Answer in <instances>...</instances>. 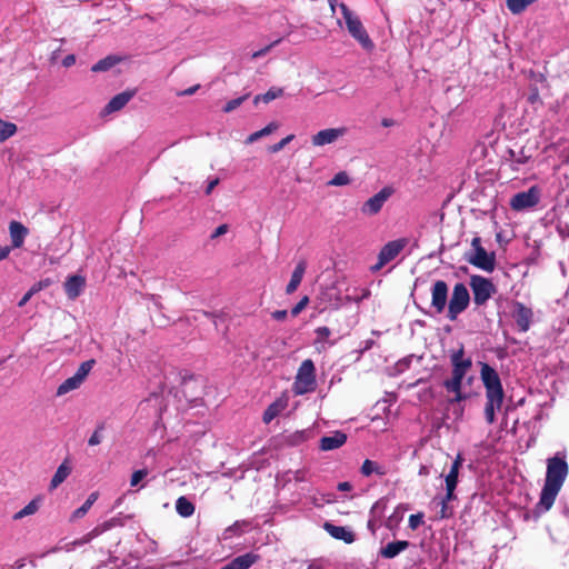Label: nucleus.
Wrapping results in <instances>:
<instances>
[{"instance_id": "19", "label": "nucleus", "mask_w": 569, "mask_h": 569, "mask_svg": "<svg viewBox=\"0 0 569 569\" xmlns=\"http://www.w3.org/2000/svg\"><path fill=\"white\" fill-rule=\"evenodd\" d=\"M133 94L134 92L132 91L116 94L104 107L103 114H110L121 110L132 99Z\"/></svg>"}, {"instance_id": "18", "label": "nucleus", "mask_w": 569, "mask_h": 569, "mask_svg": "<svg viewBox=\"0 0 569 569\" xmlns=\"http://www.w3.org/2000/svg\"><path fill=\"white\" fill-rule=\"evenodd\" d=\"M347 441V435L342 431H335L330 436H325L320 439V449L330 451L340 448Z\"/></svg>"}, {"instance_id": "30", "label": "nucleus", "mask_w": 569, "mask_h": 569, "mask_svg": "<svg viewBox=\"0 0 569 569\" xmlns=\"http://www.w3.org/2000/svg\"><path fill=\"white\" fill-rule=\"evenodd\" d=\"M458 475L459 470L451 469L446 476V491H447V499H453L455 498V489L458 483Z\"/></svg>"}, {"instance_id": "43", "label": "nucleus", "mask_w": 569, "mask_h": 569, "mask_svg": "<svg viewBox=\"0 0 569 569\" xmlns=\"http://www.w3.org/2000/svg\"><path fill=\"white\" fill-rule=\"evenodd\" d=\"M423 523V513H415L409 517V528L412 530L418 529Z\"/></svg>"}, {"instance_id": "40", "label": "nucleus", "mask_w": 569, "mask_h": 569, "mask_svg": "<svg viewBox=\"0 0 569 569\" xmlns=\"http://www.w3.org/2000/svg\"><path fill=\"white\" fill-rule=\"evenodd\" d=\"M378 506H379L378 502H376L372 506V508L370 510V518H369L368 525H367L368 529L371 531L372 535L376 533L377 529L380 526L379 521L376 519V516H375L376 515V510L378 509Z\"/></svg>"}, {"instance_id": "58", "label": "nucleus", "mask_w": 569, "mask_h": 569, "mask_svg": "<svg viewBox=\"0 0 569 569\" xmlns=\"http://www.w3.org/2000/svg\"><path fill=\"white\" fill-rule=\"evenodd\" d=\"M10 251H11L10 247H8V246L1 247L0 248V261L4 260L9 256Z\"/></svg>"}, {"instance_id": "57", "label": "nucleus", "mask_w": 569, "mask_h": 569, "mask_svg": "<svg viewBox=\"0 0 569 569\" xmlns=\"http://www.w3.org/2000/svg\"><path fill=\"white\" fill-rule=\"evenodd\" d=\"M218 183H219V179L218 178L209 181V183L207 186V189H206V193L210 194Z\"/></svg>"}, {"instance_id": "9", "label": "nucleus", "mask_w": 569, "mask_h": 569, "mask_svg": "<svg viewBox=\"0 0 569 569\" xmlns=\"http://www.w3.org/2000/svg\"><path fill=\"white\" fill-rule=\"evenodd\" d=\"M94 363H96L94 359H90V360L82 362L79 366V368L77 369L76 373L72 377L66 379L58 387L57 396H59V397L64 396V395L69 393L70 391L78 389L83 383V381L86 380V378L88 377L90 371L92 370Z\"/></svg>"}, {"instance_id": "53", "label": "nucleus", "mask_w": 569, "mask_h": 569, "mask_svg": "<svg viewBox=\"0 0 569 569\" xmlns=\"http://www.w3.org/2000/svg\"><path fill=\"white\" fill-rule=\"evenodd\" d=\"M228 231V226L227 224H220L216 230L214 232L211 234V238H218L224 233H227Z\"/></svg>"}, {"instance_id": "62", "label": "nucleus", "mask_w": 569, "mask_h": 569, "mask_svg": "<svg viewBox=\"0 0 569 569\" xmlns=\"http://www.w3.org/2000/svg\"><path fill=\"white\" fill-rule=\"evenodd\" d=\"M41 289L40 284H34L31 289L28 290V292H32V296L37 293Z\"/></svg>"}, {"instance_id": "21", "label": "nucleus", "mask_w": 569, "mask_h": 569, "mask_svg": "<svg viewBox=\"0 0 569 569\" xmlns=\"http://www.w3.org/2000/svg\"><path fill=\"white\" fill-rule=\"evenodd\" d=\"M409 541L406 540L388 542L385 547L380 549L379 555L385 559H393L399 553L405 551L409 547Z\"/></svg>"}, {"instance_id": "28", "label": "nucleus", "mask_w": 569, "mask_h": 569, "mask_svg": "<svg viewBox=\"0 0 569 569\" xmlns=\"http://www.w3.org/2000/svg\"><path fill=\"white\" fill-rule=\"evenodd\" d=\"M99 493L97 491L91 492L87 500L84 501V503L72 512L71 520H77L84 517L92 507V505L97 501Z\"/></svg>"}, {"instance_id": "51", "label": "nucleus", "mask_w": 569, "mask_h": 569, "mask_svg": "<svg viewBox=\"0 0 569 569\" xmlns=\"http://www.w3.org/2000/svg\"><path fill=\"white\" fill-rule=\"evenodd\" d=\"M401 519V515L396 510L387 520L386 526L391 528L393 523H397Z\"/></svg>"}, {"instance_id": "48", "label": "nucleus", "mask_w": 569, "mask_h": 569, "mask_svg": "<svg viewBox=\"0 0 569 569\" xmlns=\"http://www.w3.org/2000/svg\"><path fill=\"white\" fill-rule=\"evenodd\" d=\"M309 302V298L306 296L303 297L292 309H291V315L293 317H297L305 308L306 306L308 305Z\"/></svg>"}, {"instance_id": "10", "label": "nucleus", "mask_w": 569, "mask_h": 569, "mask_svg": "<svg viewBox=\"0 0 569 569\" xmlns=\"http://www.w3.org/2000/svg\"><path fill=\"white\" fill-rule=\"evenodd\" d=\"M540 189L532 186L527 191L518 192L510 199V207L516 211L529 210L540 201Z\"/></svg>"}, {"instance_id": "25", "label": "nucleus", "mask_w": 569, "mask_h": 569, "mask_svg": "<svg viewBox=\"0 0 569 569\" xmlns=\"http://www.w3.org/2000/svg\"><path fill=\"white\" fill-rule=\"evenodd\" d=\"M506 159L511 162V168L513 170H519V166L526 164L529 161L530 156L526 154L523 149H521L520 151L508 149L506 153Z\"/></svg>"}, {"instance_id": "8", "label": "nucleus", "mask_w": 569, "mask_h": 569, "mask_svg": "<svg viewBox=\"0 0 569 569\" xmlns=\"http://www.w3.org/2000/svg\"><path fill=\"white\" fill-rule=\"evenodd\" d=\"M469 302L470 295L467 287L461 282L456 283L451 299L448 302V319L451 321L456 320L458 316L467 309Z\"/></svg>"}, {"instance_id": "31", "label": "nucleus", "mask_w": 569, "mask_h": 569, "mask_svg": "<svg viewBox=\"0 0 569 569\" xmlns=\"http://www.w3.org/2000/svg\"><path fill=\"white\" fill-rule=\"evenodd\" d=\"M283 481H291L295 480L297 482H305L309 481L310 473L307 469H299V470H288L282 475Z\"/></svg>"}, {"instance_id": "6", "label": "nucleus", "mask_w": 569, "mask_h": 569, "mask_svg": "<svg viewBox=\"0 0 569 569\" xmlns=\"http://www.w3.org/2000/svg\"><path fill=\"white\" fill-rule=\"evenodd\" d=\"M472 252L468 257V262L472 266L487 271L492 272L496 266V256L493 252L488 253L481 246V239L475 237L471 241Z\"/></svg>"}, {"instance_id": "11", "label": "nucleus", "mask_w": 569, "mask_h": 569, "mask_svg": "<svg viewBox=\"0 0 569 569\" xmlns=\"http://www.w3.org/2000/svg\"><path fill=\"white\" fill-rule=\"evenodd\" d=\"M395 189L391 186L383 187L379 192L370 197L362 206L361 212L365 216H376L380 212L385 203L393 194Z\"/></svg>"}, {"instance_id": "23", "label": "nucleus", "mask_w": 569, "mask_h": 569, "mask_svg": "<svg viewBox=\"0 0 569 569\" xmlns=\"http://www.w3.org/2000/svg\"><path fill=\"white\" fill-rule=\"evenodd\" d=\"M84 279L80 276H71L64 283V290L70 299H76L80 296L84 288Z\"/></svg>"}, {"instance_id": "34", "label": "nucleus", "mask_w": 569, "mask_h": 569, "mask_svg": "<svg viewBox=\"0 0 569 569\" xmlns=\"http://www.w3.org/2000/svg\"><path fill=\"white\" fill-rule=\"evenodd\" d=\"M361 473L366 477H369L373 473L382 476V475H385V469L382 466L378 465L377 462L367 459L362 463Z\"/></svg>"}, {"instance_id": "39", "label": "nucleus", "mask_w": 569, "mask_h": 569, "mask_svg": "<svg viewBox=\"0 0 569 569\" xmlns=\"http://www.w3.org/2000/svg\"><path fill=\"white\" fill-rule=\"evenodd\" d=\"M350 183V177L346 171H340L333 176V178L328 181V186H347Z\"/></svg>"}, {"instance_id": "32", "label": "nucleus", "mask_w": 569, "mask_h": 569, "mask_svg": "<svg viewBox=\"0 0 569 569\" xmlns=\"http://www.w3.org/2000/svg\"><path fill=\"white\" fill-rule=\"evenodd\" d=\"M278 127L279 126L277 122H270L268 126H266L261 130H258V131L251 133L250 136H248L246 143L251 144V143L258 141L259 139L271 134L274 130L278 129Z\"/></svg>"}, {"instance_id": "3", "label": "nucleus", "mask_w": 569, "mask_h": 569, "mask_svg": "<svg viewBox=\"0 0 569 569\" xmlns=\"http://www.w3.org/2000/svg\"><path fill=\"white\" fill-rule=\"evenodd\" d=\"M450 363L452 367L451 377L443 380L442 386L448 393L453 397L449 400L450 403L461 402L468 399V395L462 391V381L472 367L471 358L465 357L463 347L455 350L450 355Z\"/></svg>"}, {"instance_id": "49", "label": "nucleus", "mask_w": 569, "mask_h": 569, "mask_svg": "<svg viewBox=\"0 0 569 569\" xmlns=\"http://www.w3.org/2000/svg\"><path fill=\"white\" fill-rule=\"evenodd\" d=\"M247 525L246 521H236L232 526L226 529L224 533L228 535L230 532L241 533V527Z\"/></svg>"}, {"instance_id": "33", "label": "nucleus", "mask_w": 569, "mask_h": 569, "mask_svg": "<svg viewBox=\"0 0 569 569\" xmlns=\"http://www.w3.org/2000/svg\"><path fill=\"white\" fill-rule=\"evenodd\" d=\"M119 58L114 56H108L101 60H99L97 63H94L91 67V70L93 72H102L111 69L113 66H116L119 62Z\"/></svg>"}, {"instance_id": "29", "label": "nucleus", "mask_w": 569, "mask_h": 569, "mask_svg": "<svg viewBox=\"0 0 569 569\" xmlns=\"http://www.w3.org/2000/svg\"><path fill=\"white\" fill-rule=\"evenodd\" d=\"M286 407V403L278 400L271 403L263 412V422L270 423Z\"/></svg>"}, {"instance_id": "36", "label": "nucleus", "mask_w": 569, "mask_h": 569, "mask_svg": "<svg viewBox=\"0 0 569 569\" xmlns=\"http://www.w3.org/2000/svg\"><path fill=\"white\" fill-rule=\"evenodd\" d=\"M17 132V126L0 118V142L6 141Z\"/></svg>"}, {"instance_id": "64", "label": "nucleus", "mask_w": 569, "mask_h": 569, "mask_svg": "<svg viewBox=\"0 0 569 569\" xmlns=\"http://www.w3.org/2000/svg\"><path fill=\"white\" fill-rule=\"evenodd\" d=\"M129 557L134 560H139L141 558V555L139 552H131Z\"/></svg>"}, {"instance_id": "27", "label": "nucleus", "mask_w": 569, "mask_h": 569, "mask_svg": "<svg viewBox=\"0 0 569 569\" xmlns=\"http://www.w3.org/2000/svg\"><path fill=\"white\" fill-rule=\"evenodd\" d=\"M176 511L182 518H189L194 513V505L187 497H179L176 501Z\"/></svg>"}, {"instance_id": "1", "label": "nucleus", "mask_w": 569, "mask_h": 569, "mask_svg": "<svg viewBox=\"0 0 569 569\" xmlns=\"http://www.w3.org/2000/svg\"><path fill=\"white\" fill-rule=\"evenodd\" d=\"M569 472L565 452H557L547 459L545 483L536 506L538 512H547L553 505Z\"/></svg>"}, {"instance_id": "15", "label": "nucleus", "mask_w": 569, "mask_h": 569, "mask_svg": "<svg viewBox=\"0 0 569 569\" xmlns=\"http://www.w3.org/2000/svg\"><path fill=\"white\" fill-rule=\"evenodd\" d=\"M448 301V286L443 280H437L431 288V307L441 313Z\"/></svg>"}, {"instance_id": "50", "label": "nucleus", "mask_w": 569, "mask_h": 569, "mask_svg": "<svg viewBox=\"0 0 569 569\" xmlns=\"http://www.w3.org/2000/svg\"><path fill=\"white\" fill-rule=\"evenodd\" d=\"M451 499H447V495L441 499V511H440L441 518H448L450 516V513L448 512V507H447V503Z\"/></svg>"}, {"instance_id": "41", "label": "nucleus", "mask_w": 569, "mask_h": 569, "mask_svg": "<svg viewBox=\"0 0 569 569\" xmlns=\"http://www.w3.org/2000/svg\"><path fill=\"white\" fill-rule=\"evenodd\" d=\"M249 97V94H243L241 97H238L236 99H231L229 100L226 106L223 107V111L224 112H231L233 110H236L238 107H240L242 104L243 101L247 100V98Z\"/></svg>"}, {"instance_id": "22", "label": "nucleus", "mask_w": 569, "mask_h": 569, "mask_svg": "<svg viewBox=\"0 0 569 569\" xmlns=\"http://www.w3.org/2000/svg\"><path fill=\"white\" fill-rule=\"evenodd\" d=\"M11 242L13 248L22 247L28 234V229L18 221H11L9 226Z\"/></svg>"}, {"instance_id": "14", "label": "nucleus", "mask_w": 569, "mask_h": 569, "mask_svg": "<svg viewBox=\"0 0 569 569\" xmlns=\"http://www.w3.org/2000/svg\"><path fill=\"white\" fill-rule=\"evenodd\" d=\"M346 132L347 128L345 127L323 129L311 137V142L315 147L331 144L343 137Z\"/></svg>"}, {"instance_id": "42", "label": "nucleus", "mask_w": 569, "mask_h": 569, "mask_svg": "<svg viewBox=\"0 0 569 569\" xmlns=\"http://www.w3.org/2000/svg\"><path fill=\"white\" fill-rule=\"evenodd\" d=\"M293 138H295L293 134L287 136L286 138L281 139L279 142L270 146L269 151L272 153H277V152L281 151L289 142H291L293 140Z\"/></svg>"}, {"instance_id": "38", "label": "nucleus", "mask_w": 569, "mask_h": 569, "mask_svg": "<svg viewBox=\"0 0 569 569\" xmlns=\"http://www.w3.org/2000/svg\"><path fill=\"white\" fill-rule=\"evenodd\" d=\"M283 90L281 88H271L266 93L256 96L254 103L259 101H263L264 103H269L270 101L281 97Z\"/></svg>"}, {"instance_id": "4", "label": "nucleus", "mask_w": 569, "mask_h": 569, "mask_svg": "<svg viewBox=\"0 0 569 569\" xmlns=\"http://www.w3.org/2000/svg\"><path fill=\"white\" fill-rule=\"evenodd\" d=\"M339 8L350 36L357 40L363 49L372 50L375 44L367 33L359 17L356 16L345 3H340Z\"/></svg>"}, {"instance_id": "20", "label": "nucleus", "mask_w": 569, "mask_h": 569, "mask_svg": "<svg viewBox=\"0 0 569 569\" xmlns=\"http://www.w3.org/2000/svg\"><path fill=\"white\" fill-rule=\"evenodd\" d=\"M326 531L335 539L342 540L346 543L355 541V535L351 530L343 526H336L329 522L325 523Z\"/></svg>"}, {"instance_id": "44", "label": "nucleus", "mask_w": 569, "mask_h": 569, "mask_svg": "<svg viewBox=\"0 0 569 569\" xmlns=\"http://www.w3.org/2000/svg\"><path fill=\"white\" fill-rule=\"evenodd\" d=\"M315 332L317 335V343L326 341L331 333L328 327H318Z\"/></svg>"}, {"instance_id": "35", "label": "nucleus", "mask_w": 569, "mask_h": 569, "mask_svg": "<svg viewBox=\"0 0 569 569\" xmlns=\"http://www.w3.org/2000/svg\"><path fill=\"white\" fill-rule=\"evenodd\" d=\"M536 1L537 0H507V7L513 14H519Z\"/></svg>"}, {"instance_id": "7", "label": "nucleus", "mask_w": 569, "mask_h": 569, "mask_svg": "<svg viewBox=\"0 0 569 569\" xmlns=\"http://www.w3.org/2000/svg\"><path fill=\"white\" fill-rule=\"evenodd\" d=\"M469 284L473 295V303L478 307L486 305L497 291L490 279L478 274L470 277Z\"/></svg>"}, {"instance_id": "54", "label": "nucleus", "mask_w": 569, "mask_h": 569, "mask_svg": "<svg viewBox=\"0 0 569 569\" xmlns=\"http://www.w3.org/2000/svg\"><path fill=\"white\" fill-rule=\"evenodd\" d=\"M76 63V57L73 54H68L63 58L62 64L66 68H69Z\"/></svg>"}, {"instance_id": "55", "label": "nucleus", "mask_w": 569, "mask_h": 569, "mask_svg": "<svg viewBox=\"0 0 569 569\" xmlns=\"http://www.w3.org/2000/svg\"><path fill=\"white\" fill-rule=\"evenodd\" d=\"M199 88H200L199 84L192 86V87L179 92L178 96H192L198 91Z\"/></svg>"}, {"instance_id": "63", "label": "nucleus", "mask_w": 569, "mask_h": 569, "mask_svg": "<svg viewBox=\"0 0 569 569\" xmlns=\"http://www.w3.org/2000/svg\"><path fill=\"white\" fill-rule=\"evenodd\" d=\"M129 565H130V561H129L127 558H124V559L121 561V565H119L118 567H119V569H121V568H124V567H127V566H129Z\"/></svg>"}, {"instance_id": "60", "label": "nucleus", "mask_w": 569, "mask_h": 569, "mask_svg": "<svg viewBox=\"0 0 569 569\" xmlns=\"http://www.w3.org/2000/svg\"><path fill=\"white\" fill-rule=\"evenodd\" d=\"M338 490H340V491H349V490H351V485L349 482H347V481L339 482L338 483Z\"/></svg>"}, {"instance_id": "52", "label": "nucleus", "mask_w": 569, "mask_h": 569, "mask_svg": "<svg viewBox=\"0 0 569 569\" xmlns=\"http://www.w3.org/2000/svg\"><path fill=\"white\" fill-rule=\"evenodd\" d=\"M287 315H288L287 310H276L272 312L271 316L274 320L282 321L287 318Z\"/></svg>"}, {"instance_id": "37", "label": "nucleus", "mask_w": 569, "mask_h": 569, "mask_svg": "<svg viewBox=\"0 0 569 569\" xmlns=\"http://www.w3.org/2000/svg\"><path fill=\"white\" fill-rule=\"evenodd\" d=\"M38 509H39V500L33 499L26 507H23L20 511L14 513L13 519L20 520L27 516H31V515L36 513L38 511Z\"/></svg>"}, {"instance_id": "46", "label": "nucleus", "mask_w": 569, "mask_h": 569, "mask_svg": "<svg viewBox=\"0 0 569 569\" xmlns=\"http://www.w3.org/2000/svg\"><path fill=\"white\" fill-rule=\"evenodd\" d=\"M148 475V471L146 469L137 470L132 473L130 479L131 487H136L139 485V482Z\"/></svg>"}, {"instance_id": "56", "label": "nucleus", "mask_w": 569, "mask_h": 569, "mask_svg": "<svg viewBox=\"0 0 569 569\" xmlns=\"http://www.w3.org/2000/svg\"><path fill=\"white\" fill-rule=\"evenodd\" d=\"M463 462V457L461 453H458L456 459L453 460L452 465H451V469H456V470H459L461 465Z\"/></svg>"}, {"instance_id": "59", "label": "nucleus", "mask_w": 569, "mask_h": 569, "mask_svg": "<svg viewBox=\"0 0 569 569\" xmlns=\"http://www.w3.org/2000/svg\"><path fill=\"white\" fill-rule=\"evenodd\" d=\"M32 297V292H26L24 296L21 298V300L19 301L18 306L19 307H23Z\"/></svg>"}, {"instance_id": "5", "label": "nucleus", "mask_w": 569, "mask_h": 569, "mask_svg": "<svg viewBox=\"0 0 569 569\" xmlns=\"http://www.w3.org/2000/svg\"><path fill=\"white\" fill-rule=\"evenodd\" d=\"M317 388L316 367L311 359H306L300 365L292 390L295 395L302 396L313 392Z\"/></svg>"}, {"instance_id": "13", "label": "nucleus", "mask_w": 569, "mask_h": 569, "mask_svg": "<svg viewBox=\"0 0 569 569\" xmlns=\"http://www.w3.org/2000/svg\"><path fill=\"white\" fill-rule=\"evenodd\" d=\"M408 240L406 238L397 239L386 243L379 252L378 263L373 267V270H379L390 261H392L407 246Z\"/></svg>"}, {"instance_id": "17", "label": "nucleus", "mask_w": 569, "mask_h": 569, "mask_svg": "<svg viewBox=\"0 0 569 569\" xmlns=\"http://www.w3.org/2000/svg\"><path fill=\"white\" fill-rule=\"evenodd\" d=\"M259 559V555L253 552H247L244 555L236 557L234 559L222 566L220 569H249Z\"/></svg>"}, {"instance_id": "45", "label": "nucleus", "mask_w": 569, "mask_h": 569, "mask_svg": "<svg viewBox=\"0 0 569 569\" xmlns=\"http://www.w3.org/2000/svg\"><path fill=\"white\" fill-rule=\"evenodd\" d=\"M103 425H100L96 431L91 435V437L88 440L89 446H97L102 441V435L101 431L103 430Z\"/></svg>"}, {"instance_id": "2", "label": "nucleus", "mask_w": 569, "mask_h": 569, "mask_svg": "<svg viewBox=\"0 0 569 569\" xmlns=\"http://www.w3.org/2000/svg\"><path fill=\"white\" fill-rule=\"evenodd\" d=\"M480 378L486 390L485 419L492 425L502 408L505 391L497 370L488 363H481Z\"/></svg>"}, {"instance_id": "26", "label": "nucleus", "mask_w": 569, "mask_h": 569, "mask_svg": "<svg viewBox=\"0 0 569 569\" xmlns=\"http://www.w3.org/2000/svg\"><path fill=\"white\" fill-rule=\"evenodd\" d=\"M70 473L71 467L66 460L58 467L56 473L53 475L50 482V489H56L58 486H60L69 477Z\"/></svg>"}, {"instance_id": "24", "label": "nucleus", "mask_w": 569, "mask_h": 569, "mask_svg": "<svg viewBox=\"0 0 569 569\" xmlns=\"http://www.w3.org/2000/svg\"><path fill=\"white\" fill-rule=\"evenodd\" d=\"M306 269L307 262L305 260H300L291 274L289 283L287 284L286 292L288 295L293 293L298 289L306 272Z\"/></svg>"}, {"instance_id": "61", "label": "nucleus", "mask_w": 569, "mask_h": 569, "mask_svg": "<svg viewBox=\"0 0 569 569\" xmlns=\"http://www.w3.org/2000/svg\"><path fill=\"white\" fill-rule=\"evenodd\" d=\"M381 124L386 128L391 127L395 124V121L390 118H383L381 121Z\"/></svg>"}, {"instance_id": "47", "label": "nucleus", "mask_w": 569, "mask_h": 569, "mask_svg": "<svg viewBox=\"0 0 569 569\" xmlns=\"http://www.w3.org/2000/svg\"><path fill=\"white\" fill-rule=\"evenodd\" d=\"M281 41V39H278L273 42H271L269 46L258 50V51H254L252 53V59H258V58H261L263 56H266L274 46H277L279 42Z\"/></svg>"}, {"instance_id": "12", "label": "nucleus", "mask_w": 569, "mask_h": 569, "mask_svg": "<svg viewBox=\"0 0 569 569\" xmlns=\"http://www.w3.org/2000/svg\"><path fill=\"white\" fill-rule=\"evenodd\" d=\"M127 517H123L121 513L96 526L90 532L84 535L81 539L76 540L72 542V546H82L84 543L90 542L92 539L99 537L103 532L114 528V527H122L126 523Z\"/></svg>"}, {"instance_id": "16", "label": "nucleus", "mask_w": 569, "mask_h": 569, "mask_svg": "<svg viewBox=\"0 0 569 569\" xmlns=\"http://www.w3.org/2000/svg\"><path fill=\"white\" fill-rule=\"evenodd\" d=\"M512 318L516 321L519 330L526 332L529 330L532 319V311L521 302L513 305Z\"/></svg>"}]
</instances>
